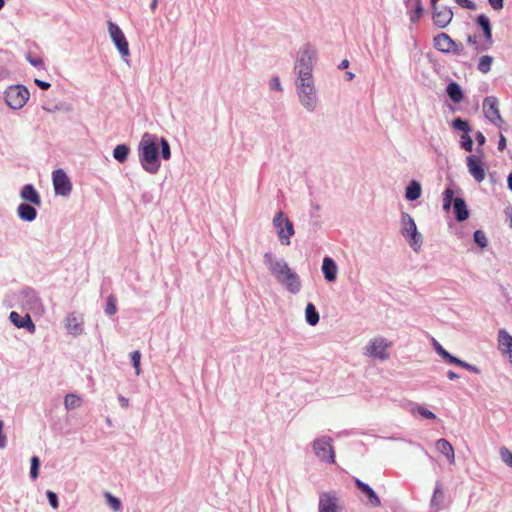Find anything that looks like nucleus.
I'll return each instance as SVG.
<instances>
[{
    "label": "nucleus",
    "mask_w": 512,
    "mask_h": 512,
    "mask_svg": "<svg viewBox=\"0 0 512 512\" xmlns=\"http://www.w3.org/2000/svg\"><path fill=\"white\" fill-rule=\"evenodd\" d=\"M264 261L276 280L284 285L288 291L297 294L301 288L299 276L292 271L288 264L282 260H275L271 253L264 255Z\"/></svg>",
    "instance_id": "f257e3e1"
},
{
    "label": "nucleus",
    "mask_w": 512,
    "mask_h": 512,
    "mask_svg": "<svg viewBox=\"0 0 512 512\" xmlns=\"http://www.w3.org/2000/svg\"><path fill=\"white\" fill-rule=\"evenodd\" d=\"M155 135L145 133L139 143V157L143 169L151 174L159 170V145Z\"/></svg>",
    "instance_id": "f03ea898"
},
{
    "label": "nucleus",
    "mask_w": 512,
    "mask_h": 512,
    "mask_svg": "<svg viewBox=\"0 0 512 512\" xmlns=\"http://www.w3.org/2000/svg\"><path fill=\"white\" fill-rule=\"evenodd\" d=\"M315 51L309 46H306L299 52L296 61L295 70L298 75V81H310L312 78L313 59Z\"/></svg>",
    "instance_id": "7ed1b4c3"
},
{
    "label": "nucleus",
    "mask_w": 512,
    "mask_h": 512,
    "mask_svg": "<svg viewBox=\"0 0 512 512\" xmlns=\"http://www.w3.org/2000/svg\"><path fill=\"white\" fill-rule=\"evenodd\" d=\"M29 91L23 85L9 86L5 91V101L12 109L22 108L29 99Z\"/></svg>",
    "instance_id": "20e7f679"
},
{
    "label": "nucleus",
    "mask_w": 512,
    "mask_h": 512,
    "mask_svg": "<svg viewBox=\"0 0 512 512\" xmlns=\"http://www.w3.org/2000/svg\"><path fill=\"white\" fill-rule=\"evenodd\" d=\"M298 96L301 104L309 111H313L317 104L316 91L313 80L298 81Z\"/></svg>",
    "instance_id": "39448f33"
},
{
    "label": "nucleus",
    "mask_w": 512,
    "mask_h": 512,
    "mask_svg": "<svg viewBox=\"0 0 512 512\" xmlns=\"http://www.w3.org/2000/svg\"><path fill=\"white\" fill-rule=\"evenodd\" d=\"M273 224L277 230V234L281 244L289 245L290 237L294 234V227L292 222L284 215L283 212H278L274 219Z\"/></svg>",
    "instance_id": "423d86ee"
},
{
    "label": "nucleus",
    "mask_w": 512,
    "mask_h": 512,
    "mask_svg": "<svg viewBox=\"0 0 512 512\" xmlns=\"http://www.w3.org/2000/svg\"><path fill=\"white\" fill-rule=\"evenodd\" d=\"M313 450L315 455L321 461H328L331 464L335 463V454L332 447V440L330 437H320L314 440Z\"/></svg>",
    "instance_id": "0eeeda50"
},
{
    "label": "nucleus",
    "mask_w": 512,
    "mask_h": 512,
    "mask_svg": "<svg viewBox=\"0 0 512 512\" xmlns=\"http://www.w3.org/2000/svg\"><path fill=\"white\" fill-rule=\"evenodd\" d=\"M483 111L486 118L499 128H502L505 121L502 119L499 108L498 100L495 97H487L483 101Z\"/></svg>",
    "instance_id": "6e6552de"
},
{
    "label": "nucleus",
    "mask_w": 512,
    "mask_h": 512,
    "mask_svg": "<svg viewBox=\"0 0 512 512\" xmlns=\"http://www.w3.org/2000/svg\"><path fill=\"white\" fill-rule=\"evenodd\" d=\"M52 180L57 195L68 196L71 193L72 183L64 170L57 169L53 171Z\"/></svg>",
    "instance_id": "1a4fd4ad"
},
{
    "label": "nucleus",
    "mask_w": 512,
    "mask_h": 512,
    "mask_svg": "<svg viewBox=\"0 0 512 512\" xmlns=\"http://www.w3.org/2000/svg\"><path fill=\"white\" fill-rule=\"evenodd\" d=\"M466 162L468 171L475 181L478 183L483 182L486 177V166L481 157L477 155H469L466 158Z\"/></svg>",
    "instance_id": "9d476101"
},
{
    "label": "nucleus",
    "mask_w": 512,
    "mask_h": 512,
    "mask_svg": "<svg viewBox=\"0 0 512 512\" xmlns=\"http://www.w3.org/2000/svg\"><path fill=\"white\" fill-rule=\"evenodd\" d=\"M108 28H109L110 36H111L114 44L118 48L122 57H124V58L128 57L130 54L129 45H128V42H127L126 37L124 36L122 30L119 28V26H117L116 24H114L112 22H109Z\"/></svg>",
    "instance_id": "9b49d317"
},
{
    "label": "nucleus",
    "mask_w": 512,
    "mask_h": 512,
    "mask_svg": "<svg viewBox=\"0 0 512 512\" xmlns=\"http://www.w3.org/2000/svg\"><path fill=\"white\" fill-rule=\"evenodd\" d=\"M390 345L391 344L384 338H374L366 347V355L384 360L388 357V353L386 351Z\"/></svg>",
    "instance_id": "f8f14e48"
},
{
    "label": "nucleus",
    "mask_w": 512,
    "mask_h": 512,
    "mask_svg": "<svg viewBox=\"0 0 512 512\" xmlns=\"http://www.w3.org/2000/svg\"><path fill=\"white\" fill-rule=\"evenodd\" d=\"M433 9V22L439 28L447 27L453 18L452 10L447 6H435Z\"/></svg>",
    "instance_id": "ddd939ff"
},
{
    "label": "nucleus",
    "mask_w": 512,
    "mask_h": 512,
    "mask_svg": "<svg viewBox=\"0 0 512 512\" xmlns=\"http://www.w3.org/2000/svg\"><path fill=\"white\" fill-rule=\"evenodd\" d=\"M497 342L499 351L508 357L512 365V336L505 329H500L498 331Z\"/></svg>",
    "instance_id": "4468645a"
},
{
    "label": "nucleus",
    "mask_w": 512,
    "mask_h": 512,
    "mask_svg": "<svg viewBox=\"0 0 512 512\" xmlns=\"http://www.w3.org/2000/svg\"><path fill=\"white\" fill-rule=\"evenodd\" d=\"M434 46L437 50L445 53L459 52L458 45L446 33H440L434 37Z\"/></svg>",
    "instance_id": "2eb2a0df"
},
{
    "label": "nucleus",
    "mask_w": 512,
    "mask_h": 512,
    "mask_svg": "<svg viewBox=\"0 0 512 512\" xmlns=\"http://www.w3.org/2000/svg\"><path fill=\"white\" fill-rule=\"evenodd\" d=\"M477 23L482 28L484 38H485V43H483L481 47H477V49L478 50H487L493 44L492 28H491L490 20L485 14H481L477 18Z\"/></svg>",
    "instance_id": "dca6fc26"
},
{
    "label": "nucleus",
    "mask_w": 512,
    "mask_h": 512,
    "mask_svg": "<svg viewBox=\"0 0 512 512\" xmlns=\"http://www.w3.org/2000/svg\"><path fill=\"white\" fill-rule=\"evenodd\" d=\"M9 318L18 328H26L30 333H34L36 331V326L29 314L21 316L19 313L12 311Z\"/></svg>",
    "instance_id": "f3484780"
},
{
    "label": "nucleus",
    "mask_w": 512,
    "mask_h": 512,
    "mask_svg": "<svg viewBox=\"0 0 512 512\" xmlns=\"http://www.w3.org/2000/svg\"><path fill=\"white\" fill-rule=\"evenodd\" d=\"M319 512H337V498L330 493L321 494Z\"/></svg>",
    "instance_id": "a211bd4d"
},
{
    "label": "nucleus",
    "mask_w": 512,
    "mask_h": 512,
    "mask_svg": "<svg viewBox=\"0 0 512 512\" xmlns=\"http://www.w3.org/2000/svg\"><path fill=\"white\" fill-rule=\"evenodd\" d=\"M407 9L411 10L408 12L412 23H417L423 15V6L421 0H404Z\"/></svg>",
    "instance_id": "6ab92c4d"
},
{
    "label": "nucleus",
    "mask_w": 512,
    "mask_h": 512,
    "mask_svg": "<svg viewBox=\"0 0 512 512\" xmlns=\"http://www.w3.org/2000/svg\"><path fill=\"white\" fill-rule=\"evenodd\" d=\"M355 484H356L357 488L362 493H364L366 495V497L368 499V503L372 507H379L381 505V501H380L379 497L375 494V492L369 485L365 484L364 482H362L359 479L355 480Z\"/></svg>",
    "instance_id": "aec40b11"
},
{
    "label": "nucleus",
    "mask_w": 512,
    "mask_h": 512,
    "mask_svg": "<svg viewBox=\"0 0 512 512\" xmlns=\"http://www.w3.org/2000/svg\"><path fill=\"white\" fill-rule=\"evenodd\" d=\"M20 196L24 201H27L33 205L40 206L41 204L40 195L31 184H26L23 186Z\"/></svg>",
    "instance_id": "412c9836"
},
{
    "label": "nucleus",
    "mask_w": 512,
    "mask_h": 512,
    "mask_svg": "<svg viewBox=\"0 0 512 512\" xmlns=\"http://www.w3.org/2000/svg\"><path fill=\"white\" fill-rule=\"evenodd\" d=\"M436 449L447 458L449 463H451V464L455 463L454 449L449 441H447L444 438L439 439L436 442Z\"/></svg>",
    "instance_id": "4be33fe9"
},
{
    "label": "nucleus",
    "mask_w": 512,
    "mask_h": 512,
    "mask_svg": "<svg viewBox=\"0 0 512 512\" xmlns=\"http://www.w3.org/2000/svg\"><path fill=\"white\" fill-rule=\"evenodd\" d=\"M82 322L81 316L72 313L66 318V328L74 335L80 334L82 332Z\"/></svg>",
    "instance_id": "5701e85b"
},
{
    "label": "nucleus",
    "mask_w": 512,
    "mask_h": 512,
    "mask_svg": "<svg viewBox=\"0 0 512 512\" xmlns=\"http://www.w3.org/2000/svg\"><path fill=\"white\" fill-rule=\"evenodd\" d=\"M322 271L326 280L334 281L337 274V265L330 257H325L322 264Z\"/></svg>",
    "instance_id": "b1692460"
},
{
    "label": "nucleus",
    "mask_w": 512,
    "mask_h": 512,
    "mask_svg": "<svg viewBox=\"0 0 512 512\" xmlns=\"http://www.w3.org/2000/svg\"><path fill=\"white\" fill-rule=\"evenodd\" d=\"M17 213L20 219L24 221H33L35 220L37 216V211L34 207L30 206L29 204L22 203L17 208Z\"/></svg>",
    "instance_id": "393cba45"
},
{
    "label": "nucleus",
    "mask_w": 512,
    "mask_h": 512,
    "mask_svg": "<svg viewBox=\"0 0 512 512\" xmlns=\"http://www.w3.org/2000/svg\"><path fill=\"white\" fill-rule=\"evenodd\" d=\"M453 208L456 219L458 221H464L469 217V212L465 201L462 198H455L453 201Z\"/></svg>",
    "instance_id": "a878e982"
},
{
    "label": "nucleus",
    "mask_w": 512,
    "mask_h": 512,
    "mask_svg": "<svg viewBox=\"0 0 512 512\" xmlns=\"http://www.w3.org/2000/svg\"><path fill=\"white\" fill-rule=\"evenodd\" d=\"M447 94L454 103H460L463 100L462 90L456 82L448 84Z\"/></svg>",
    "instance_id": "bb28decb"
},
{
    "label": "nucleus",
    "mask_w": 512,
    "mask_h": 512,
    "mask_svg": "<svg viewBox=\"0 0 512 512\" xmlns=\"http://www.w3.org/2000/svg\"><path fill=\"white\" fill-rule=\"evenodd\" d=\"M443 499H444V493H443L442 484L437 482L435 489H434L432 499H431V506L435 507L436 512L440 510Z\"/></svg>",
    "instance_id": "cd10ccee"
},
{
    "label": "nucleus",
    "mask_w": 512,
    "mask_h": 512,
    "mask_svg": "<svg viewBox=\"0 0 512 512\" xmlns=\"http://www.w3.org/2000/svg\"><path fill=\"white\" fill-rule=\"evenodd\" d=\"M402 234L406 237L417 231L416 224L409 214L402 215Z\"/></svg>",
    "instance_id": "c85d7f7f"
},
{
    "label": "nucleus",
    "mask_w": 512,
    "mask_h": 512,
    "mask_svg": "<svg viewBox=\"0 0 512 512\" xmlns=\"http://www.w3.org/2000/svg\"><path fill=\"white\" fill-rule=\"evenodd\" d=\"M305 318L309 325L315 326L319 322V313L312 303H308L305 309Z\"/></svg>",
    "instance_id": "c756f323"
},
{
    "label": "nucleus",
    "mask_w": 512,
    "mask_h": 512,
    "mask_svg": "<svg viewBox=\"0 0 512 512\" xmlns=\"http://www.w3.org/2000/svg\"><path fill=\"white\" fill-rule=\"evenodd\" d=\"M406 198L408 200H416L421 196V186L418 182L412 181L406 188Z\"/></svg>",
    "instance_id": "7c9ffc66"
},
{
    "label": "nucleus",
    "mask_w": 512,
    "mask_h": 512,
    "mask_svg": "<svg viewBox=\"0 0 512 512\" xmlns=\"http://www.w3.org/2000/svg\"><path fill=\"white\" fill-rule=\"evenodd\" d=\"M129 147L125 144H120V145H117L115 148H114V151H113V156L116 160H118L119 162L123 163L126 161L127 157H128V154H129Z\"/></svg>",
    "instance_id": "2f4dec72"
},
{
    "label": "nucleus",
    "mask_w": 512,
    "mask_h": 512,
    "mask_svg": "<svg viewBox=\"0 0 512 512\" xmlns=\"http://www.w3.org/2000/svg\"><path fill=\"white\" fill-rule=\"evenodd\" d=\"M493 63V57L489 55H484L479 59L477 69L483 73L487 74L491 70V66Z\"/></svg>",
    "instance_id": "473e14b6"
},
{
    "label": "nucleus",
    "mask_w": 512,
    "mask_h": 512,
    "mask_svg": "<svg viewBox=\"0 0 512 512\" xmlns=\"http://www.w3.org/2000/svg\"><path fill=\"white\" fill-rule=\"evenodd\" d=\"M82 400L76 394H67L64 399V405L66 409H75L80 407Z\"/></svg>",
    "instance_id": "72a5a7b5"
},
{
    "label": "nucleus",
    "mask_w": 512,
    "mask_h": 512,
    "mask_svg": "<svg viewBox=\"0 0 512 512\" xmlns=\"http://www.w3.org/2000/svg\"><path fill=\"white\" fill-rule=\"evenodd\" d=\"M454 191L451 188H447L443 193V209L448 211L453 201Z\"/></svg>",
    "instance_id": "f704fd0d"
},
{
    "label": "nucleus",
    "mask_w": 512,
    "mask_h": 512,
    "mask_svg": "<svg viewBox=\"0 0 512 512\" xmlns=\"http://www.w3.org/2000/svg\"><path fill=\"white\" fill-rule=\"evenodd\" d=\"M453 127L464 132L465 134H468L471 130L469 123L465 120H462L461 118H456L453 121Z\"/></svg>",
    "instance_id": "c9c22d12"
},
{
    "label": "nucleus",
    "mask_w": 512,
    "mask_h": 512,
    "mask_svg": "<svg viewBox=\"0 0 512 512\" xmlns=\"http://www.w3.org/2000/svg\"><path fill=\"white\" fill-rule=\"evenodd\" d=\"M408 238V242L410 246L417 251L421 246V235L415 231V233L410 234L409 236H406Z\"/></svg>",
    "instance_id": "e433bc0d"
},
{
    "label": "nucleus",
    "mask_w": 512,
    "mask_h": 512,
    "mask_svg": "<svg viewBox=\"0 0 512 512\" xmlns=\"http://www.w3.org/2000/svg\"><path fill=\"white\" fill-rule=\"evenodd\" d=\"M105 497H106L107 503L112 508V510L119 511L121 509V501L118 498H116L115 496H113L110 493H106Z\"/></svg>",
    "instance_id": "4c0bfd02"
},
{
    "label": "nucleus",
    "mask_w": 512,
    "mask_h": 512,
    "mask_svg": "<svg viewBox=\"0 0 512 512\" xmlns=\"http://www.w3.org/2000/svg\"><path fill=\"white\" fill-rule=\"evenodd\" d=\"M39 465H40V460L37 456H33L31 458V468H30V475H31V478L32 479H37L38 475H39Z\"/></svg>",
    "instance_id": "58836bf2"
},
{
    "label": "nucleus",
    "mask_w": 512,
    "mask_h": 512,
    "mask_svg": "<svg viewBox=\"0 0 512 512\" xmlns=\"http://www.w3.org/2000/svg\"><path fill=\"white\" fill-rule=\"evenodd\" d=\"M474 240L481 248H485L488 244L486 235L481 230H477L474 232Z\"/></svg>",
    "instance_id": "ea45409f"
},
{
    "label": "nucleus",
    "mask_w": 512,
    "mask_h": 512,
    "mask_svg": "<svg viewBox=\"0 0 512 512\" xmlns=\"http://www.w3.org/2000/svg\"><path fill=\"white\" fill-rule=\"evenodd\" d=\"M160 144H161V155H162L163 159L168 160L171 156L169 143L165 138H161Z\"/></svg>",
    "instance_id": "a19ab883"
},
{
    "label": "nucleus",
    "mask_w": 512,
    "mask_h": 512,
    "mask_svg": "<svg viewBox=\"0 0 512 512\" xmlns=\"http://www.w3.org/2000/svg\"><path fill=\"white\" fill-rule=\"evenodd\" d=\"M140 359H141V354L138 350L131 353V360H132L133 366L135 368L136 375H139L141 372Z\"/></svg>",
    "instance_id": "79ce46f5"
},
{
    "label": "nucleus",
    "mask_w": 512,
    "mask_h": 512,
    "mask_svg": "<svg viewBox=\"0 0 512 512\" xmlns=\"http://www.w3.org/2000/svg\"><path fill=\"white\" fill-rule=\"evenodd\" d=\"M116 304L115 298L111 295L108 297L107 305H106V313L108 315H114L116 313Z\"/></svg>",
    "instance_id": "37998d69"
},
{
    "label": "nucleus",
    "mask_w": 512,
    "mask_h": 512,
    "mask_svg": "<svg viewBox=\"0 0 512 512\" xmlns=\"http://www.w3.org/2000/svg\"><path fill=\"white\" fill-rule=\"evenodd\" d=\"M416 411L423 417L427 418V419H435L436 416L435 414L428 410L427 408H425L424 406H418L416 408Z\"/></svg>",
    "instance_id": "c03bdc74"
},
{
    "label": "nucleus",
    "mask_w": 512,
    "mask_h": 512,
    "mask_svg": "<svg viewBox=\"0 0 512 512\" xmlns=\"http://www.w3.org/2000/svg\"><path fill=\"white\" fill-rule=\"evenodd\" d=\"M462 147L466 150V151H472V147H473V141H472V138L468 135V134H465L462 136Z\"/></svg>",
    "instance_id": "a18cd8bd"
},
{
    "label": "nucleus",
    "mask_w": 512,
    "mask_h": 512,
    "mask_svg": "<svg viewBox=\"0 0 512 512\" xmlns=\"http://www.w3.org/2000/svg\"><path fill=\"white\" fill-rule=\"evenodd\" d=\"M501 456H502V459L503 461L510 467H512V453L504 448L502 451H501Z\"/></svg>",
    "instance_id": "49530a36"
},
{
    "label": "nucleus",
    "mask_w": 512,
    "mask_h": 512,
    "mask_svg": "<svg viewBox=\"0 0 512 512\" xmlns=\"http://www.w3.org/2000/svg\"><path fill=\"white\" fill-rule=\"evenodd\" d=\"M46 495H47V498L49 500L50 505L54 509L58 508L57 495L54 492H52V491H47Z\"/></svg>",
    "instance_id": "de8ad7c7"
},
{
    "label": "nucleus",
    "mask_w": 512,
    "mask_h": 512,
    "mask_svg": "<svg viewBox=\"0 0 512 512\" xmlns=\"http://www.w3.org/2000/svg\"><path fill=\"white\" fill-rule=\"evenodd\" d=\"M455 2L463 8H467V9H475L476 8L474 2H472L471 0H455Z\"/></svg>",
    "instance_id": "09e8293b"
},
{
    "label": "nucleus",
    "mask_w": 512,
    "mask_h": 512,
    "mask_svg": "<svg viewBox=\"0 0 512 512\" xmlns=\"http://www.w3.org/2000/svg\"><path fill=\"white\" fill-rule=\"evenodd\" d=\"M4 423L0 420V448H5L7 445L6 435L3 433Z\"/></svg>",
    "instance_id": "8fccbe9b"
},
{
    "label": "nucleus",
    "mask_w": 512,
    "mask_h": 512,
    "mask_svg": "<svg viewBox=\"0 0 512 512\" xmlns=\"http://www.w3.org/2000/svg\"><path fill=\"white\" fill-rule=\"evenodd\" d=\"M478 38L479 36L477 34H474V35H469L468 36V43L471 44V45H474L475 46V49L477 51H479L477 49V47H481L482 45H478Z\"/></svg>",
    "instance_id": "3c124183"
},
{
    "label": "nucleus",
    "mask_w": 512,
    "mask_h": 512,
    "mask_svg": "<svg viewBox=\"0 0 512 512\" xmlns=\"http://www.w3.org/2000/svg\"><path fill=\"white\" fill-rule=\"evenodd\" d=\"M488 1L494 10H500L503 8V0H488Z\"/></svg>",
    "instance_id": "603ef678"
},
{
    "label": "nucleus",
    "mask_w": 512,
    "mask_h": 512,
    "mask_svg": "<svg viewBox=\"0 0 512 512\" xmlns=\"http://www.w3.org/2000/svg\"><path fill=\"white\" fill-rule=\"evenodd\" d=\"M443 358L451 364H457L458 358L450 355L448 352H443Z\"/></svg>",
    "instance_id": "864d4df0"
},
{
    "label": "nucleus",
    "mask_w": 512,
    "mask_h": 512,
    "mask_svg": "<svg viewBox=\"0 0 512 512\" xmlns=\"http://www.w3.org/2000/svg\"><path fill=\"white\" fill-rule=\"evenodd\" d=\"M271 88L275 89V90H279V91L281 90L280 80H279V78L277 76L272 78V80H271Z\"/></svg>",
    "instance_id": "5fc2aeb1"
},
{
    "label": "nucleus",
    "mask_w": 512,
    "mask_h": 512,
    "mask_svg": "<svg viewBox=\"0 0 512 512\" xmlns=\"http://www.w3.org/2000/svg\"><path fill=\"white\" fill-rule=\"evenodd\" d=\"M35 84L43 90H47L51 86L49 82H45L39 79H35Z\"/></svg>",
    "instance_id": "6e6d98bb"
},
{
    "label": "nucleus",
    "mask_w": 512,
    "mask_h": 512,
    "mask_svg": "<svg viewBox=\"0 0 512 512\" xmlns=\"http://www.w3.org/2000/svg\"><path fill=\"white\" fill-rule=\"evenodd\" d=\"M506 147V138L504 137L503 134H500V139H499V143H498V149L500 151L504 150V148Z\"/></svg>",
    "instance_id": "4d7b16f0"
},
{
    "label": "nucleus",
    "mask_w": 512,
    "mask_h": 512,
    "mask_svg": "<svg viewBox=\"0 0 512 512\" xmlns=\"http://www.w3.org/2000/svg\"><path fill=\"white\" fill-rule=\"evenodd\" d=\"M506 216L509 226L512 228V207L506 210Z\"/></svg>",
    "instance_id": "13d9d810"
},
{
    "label": "nucleus",
    "mask_w": 512,
    "mask_h": 512,
    "mask_svg": "<svg viewBox=\"0 0 512 512\" xmlns=\"http://www.w3.org/2000/svg\"><path fill=\"white\" fill-rule=\"evenodd\" d=\"M119 402H120L121 406L124 407V408H127L128 405H129L128 399L123 397V396L119 397Z\"/></svg>",
    "instance_id": "bf43d9fd"
},
{
    "label": "nucleus",
    "mask_w": 512,
    "mask_h": 512,
    "mask_svg": "<svg viewBox=\"0 0 512 512\" xmlns=\"http://www.w3.org/2000/svg\"><path fill=\"white\" fill-rule=\"evenodd\" d=\"M447 377L450 379V380H455V379H458L459 376L458 374H456L454 371L450 370L448 371L447 373Z\"/></svg>",
    "instance_id": "052dcab7"
},
{
    "label": "nucleus",
    "mask_w": 512,
    "mask_h": 512,
    "mask_svg": "<svg viewBox=\"0 0 512 512\" xmlns=\"http://www.w3.org/2000/svg\"><path fill=\"white\" fill-rule=\"evenodd\" d=\"M29 61L33 66H39L43 63V61L40 58L29 59Z\"/></svg>",
    "instance_id": "680f3d73"
},
{
    "label": "nucleus",
    "mask_w": 512,
    "mask_h": 512,
    "mask_svg": "<svg viewBox=\"0 0 512 512\" xmlns=\"http://www.w3.org/2000/svg\"><path fill=\"white\" fill-rule=\"evenodd\" d=\"M436 351L443 357V352H447L439 343L435 344Z\"/></svg>",
    "instance_id": "e2e57ef3"
},
{
    "label": "nucleus",
    "mask_w": 512,
    "mask_h": 512,
    "mask_svg": "<svg viewBox=\"0 0 512 512\" xmlns=\"http://www.w3.org/2000/svg\"><path fill=\"white\" fill-rule=\"evenodd\" d=\"M476 140L478 141L479 144H484L485 143V137L482 133H478L477 136H476Z\"/></svg>",
    "instance_id": "0e129e2a"
},
{
    "label": "nucleus",
    "mask_w": 512,
    "mask_h": 512,
    "mask_svg": "<svg viewBox=\"0 0 512 512\" xmlns=\"http://www.w3.org/2000/svg\"><path fill=\"white\" fill-rule=\"evenodd\" d=\"M456 365H458L460 367H463L465 369H470V364H468V363H466V362H464V361H462L460 359H458V362H457Z\"/></svg>",
    "instance_id": "69168bd1"
},
{
    "label": "nucleus",
    "mask_w": 512,
    "mask_h": 512,
    "mask_svg": "<svg viewBox=\"0 0 512 512\" xmlns=\"http://www.w3.org/2000/svg\"><path fill=\"white\" fill-rule=\"evenodd\" d=\"M349 66V61L347 59H344L342 60V62L340 63L339 65V69L343 70V69H346L348 68Z\"/></svg>",
    "instance_id": "338daca9"
},
{
    "label": "nucleus",
    "mask_w": 512,
    "mask_h": 512,
    "mask_svg": "<svg viewBox=\"0 0 512 512\" xmlns=\"http://www.w3.org/2000/svg\"><path fill=\"white\" fill-rule=\"evenodd\" d=\"M508 187L512 191V172L508 176Z\"/></svg>",
    "instance_id": "774afa93"
}]
</instances>
